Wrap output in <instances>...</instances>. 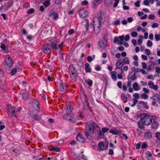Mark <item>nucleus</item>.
<instances>
[{"label": "nucleus", "instance_id": "obj_13", "mask_svg": "<svg viewBox=\"0 0 160 160\" xmlns=\"http://www.w3.org/2000/svg\"><path fill=\"white\" fill-rule=\"evenodd\" d=\"M76 139L78 141L81 142H84L85 141L84 138L81 133H79L77 135Z\"/></svg>", "mask_w": 160, "mask_h": 160}, {"label": "nucleus", "instance_id": "obj_9", "mask_svg": "<svg viewBox=\"0 0 160 160\" xmlns=\"http://www.w3.org/2000/svg\"><path fill=\"white\" fill-rule=\"evenodd\" d=\"M108 146V144L106 143H104L103 142H100L98 144V146L100 149V151L101 150H106L107 149Z\"/></svg>", "mask_w": 160, "mask_h": 160}, {"label": "nucleus", "instance_id": "obj_23", "mask_svg": "<svg viewBox=\"0 0 160 160\" xmlns=\"http://www.w3.org/2000/svg\"><path fill=\"white\" fill-rule=\"evenodd\" d=\"M118 38L119 40L117 42V43L118 45H122L123 44V42L124 40V36L123 35L120 36H119Z\"/></svg>", "mask_w": 160, "mask_h": 160}, {"label": "nucleus", "instance_id": "obj_27", "mask_svg": "<svg viewBox=\"0 0 160 160\" xmlns=\"http://www.w3.org/2000/svg\"><path fill=\"white\" fill-rule=\"evenodd\" d=\"M31 116L32 118L36 121L40 120L41 119V117L37 114L33 116L31 115Z\"/></svg>", "mask_w": 160, "mask_h": 160}, {"label": "nucleus", "instance_id": "obj_59", "mask_svg": "<svg viewBox=\"0 0 160 160\" xmlns=\"http://www.w3.org/2000/svg\"><path fill=\"white\" fill-rule=\"evenodd\" d=\"M148 18L150 19H153L155 18V16L152 14H150L149 15Z\"/></svg>", "mask_w": 160, "mask_h": 160}, {"label": "nucleus", "instance_id": "obj_14", "mask_svg": "<svg viewBox=\"0 0 160 160\" xmlns=\"http://www.w3.org/2000/svg\"><path fill=\"white\" fill-rule=\"evenodd\" d=\"M115 65L116 67V70L118 69H119L120 70H121V69H122V67L123 65V62H121L120 60H119L117 61Z\"/></svg>", "mask_w": 160, "mask_h": 160}, {"label": "nucleus", "instance_id": "obj_62", "mask_svg": "<svg viewBox=\"0 0 160 160\" xmlns=\"http://www.w3.org/2000/svg\"><path fill=\"white\" fill-rule=\"evenodd\" d=\"M74 30L73 29H71L68 31V35H71L74 33Z\"/></svg>", "mask_w": 160, "mask_h": 160}, {"label": "nucleus", "instance_id": "obj_35", "mask_svg": "<svg viewBox=\"0 0 160 160\" xmlns=\"http://www.w3.org/2000/svg\"><path fill=\"white\" fill-rule=\"evenodd\" d=\"M94 32L96 34H98L100 32V28L99 27H96L94 28Z\"/></svg>", "mask_w": 160, "mask_h": 160}, {"label": "nucleus", "instance_id": "obj_39", "mask_svg": "<svg viewBox=\"0 0 160 160\" xmlns=\"http://www.w3.org/2000/svg\"><path fill=\"white\" fill-rule=\"evenodd\" d=\"M132 100L133 103L132 105H131V106L133 107H134L137 104L138 102V100H137V99L134 98H132Z\"/></svg>", "mask_w": 160, "mask_h": 160}, {"label": "nucleus", "instance_id": "obj_51", "mask_svg": "<svg viewBox=\"0 0 160 160\" xmlns=\"http://www.w3.org/2000/svg\"><path fill=\"white\" fill-rule=\"evenodd\" d=\"M155 136L156 138L160 141V132H157L155 134Z\"/></svg>", "mask_w": 160, "mask_h": 160}, {"label": "nucleus", "instance_id": "obj_28", "mask_svg": "<svg viewBox=\"0 0 160 160\" xmlns=\"http://www.w3.org/2000/svg\"><path fill=\"white\" fill-rule=\"evenodd\" d=\"M59 89L61 92L65 91L66 89V86L63 84H61L59 87Z\"/></svg>", "mask_w": 160, "mask_h": 160}, {"label": "nucleus", "instance_id": "obj_25", "mask_svg": "<svg viewBox=\"0 0 160 160\" xmlns=\"http://www.w3.org/2000/svg\"><path fill=\"white\" fill-rule=\"evenodd\" d=\"M116 74L117 72L115 71H112L111 72V77L115 81H116L117 79L116 75Z\"/></svg>", "mask_w": 160, "mask_h": 160}, {"label": "nucleus", "instance_id": "obj_31", "mask_svg": "<svg viewBox=\"0 0 160 160\" xmlns=\"http://www.w3.org/2000/svg\"><path fill=\"white\" fill-rule=\"evenodd\" d=\"M98 44L102 48H104L105 47V44L102 41H100L98 42Z\"/></svg>", "mask_w": 160, "mask_h": 160}, {"label": "nucleus", "instance_id": "obj_48", "mask_svg": "<svg viewBox=\"0 0 160 160\" xmlns=\"http://www.w3.org/2000/svg\"><path fill=\"white\" fill-rule=\"evenodd\" d=\"M131 35L132 37H136L138 35V33L137 32H133L131 33Z\"/></svg>", "mask_w": 160, "mask_h": 160}, {"label": "nucleus", "instance_id": "obj_63", "mask_svg": "<svg viewBox=\"0 0 160 160\" xmlns=\"http://www.w3.org/2000/svg\"><path fill=\"white\" fill-rule=\"evenodd\" d=\"M141 58L144 60H147L148 59L147 57L144 55H142L141 56Z\"/></svg>", "mask_w": 160, "mask_h": 160}, {"label": "nucleus", "instance_id": "obj_55", "mask_svg": "<svg viewBox=\"0 0 160 160\" xmlns=\"http://www.w3.org/2000/svg\"><path fill=\"white\" fill-rule=\"evenodd\" d=\"M143 4L146 6H148L149 4V2L148 0H145L143 1Z\"/></svg>", "mask_w": 160, "mask_h": 160}, {"label": "nucleus", "instance_id": "obj_1", "mask_svg": "<svg viewBox=\"0 0 160 160\" xmlns=\"http://www.w3.org/2000/svg\"><path fill=\"white\" fill-rule=\"evenodd\" d=\"M98 131L100 130V128L97 124L95 122L91 121L87 122L85 125V135L88 139H91L92 138V135L95 132V129Z\"/></svg>", "mask_w": 160, "mask_h": 160}, {"label": "nucleus", "instance_id": "obj_7", "mask_svg": "<svg viewBox=\"0 0 160 160\" xmlns=\"http://www.w3.org/2000/svg\"><path fill=\"white\" fill-rule=\"evenodd\" d=\"M153 119L151 123V128L155 130L158 128L159 123L156 121L157 117L156 116H154V118Z\"/></svg>", "mask_w": 160, "mask_h": 160}, {"label": "nucleus", "instance_id": "obj_36", "mask_svg": "<svg viewBox=\"0 0 160 160\" xmlns=\"http://www.w3.org/2000/svg\"><path fill=\"white\" fill-rule=\"evenodd\" d=\"M50 2L49 0H47L44 1L43 4L45 7H47L50 5Z\"/></svg>", "mask_w": 160, "mask_h": 160}, {"label": "nucleus", "instance_id": "obj_58", "mask_svg": "<svg viewBox=\"0 0 160 160\" xmlns=\"http://www.w3.org/2000/svg\"><path fill=\"white\" fill-rule=\"evenodd\" d=\"M158 26V24L156 22L154 23L151 26L152 28H157Z\"/></svg>", "mask_w": 160, "mask_h": 160}, {"label": "nucleus", "instance_id": "obj_60", "mask_svg": "<svg viewBox=\"0 0 160 160\" xmlns=\"http://www.w3.org/2000/svg\"><path fill=\"white\" fill-rule=\"evenodd\" d=\"M152 42L148 40V41L147 42V45L148 47H151L152 46Z\"/></svg>", "mask_w": 160, "mask_h": 160}, {"label": "nucleus", "instance_id": "obj_15", "mask_svg": "<svg viewBox=\"0 0 160 160\" xmlns=\"http://www.w3.org/2000/svg\"><path fill=\"white\" fill-rule=\"evenodd\" d=\"M85 21L86 22V24L85 25V27L86 28V32H88L89 28H92V24L91 23L90 24H89L88 20L87 19H86L85 20Z\"/></svg>", "mask_w": 160, "mask_h": 160}, {"label": "nucleus", "instance_id": "obj_64", "mask_svg": "<svg viewBox=\"0 0 160 160\" xmlns=\"http://www.w3.org/2000/svg\"><path fill=\"white\" fill-rule=\"evenodd\" d=\"M156 72L158 73H160V68L158 67H156L155 68Z\"/></svg>", "mask_w": 160, "mask_h": 160}, {"label": "nucleus", "instance_id": "obj_17", "mask_svg": "<svg viewBox=\"0 0 160 160\" xmlns=\"http://www.w3.org/2000/svg\"><path fill=\"white\" fill-rule=\"evenodd\" d=\"M68 69L69 73L70 74L77 72V71L73 67L72 64H71L70 65Z\"/></svg>", "mask_w": 160, "mask_h": 160}, {"label": "nucleus", "instance_id": "obj_21", "mask_svg": "<svg viewBox=\"0 0 160 160\" xmlns=\"http://www.w3.org/2000/svg\"><path fill=\"white\" fill-rule=\"evenodd\" d=\"M138 103L139 104L142 106L146 109H148L149 107L147 105V102L143 101H139Z\"/></svg>", "mask_w": 160, "mask_h": 160}, {"label": "nucleus", "instance_id": "obj_24", "mask_svg": "<svg viewBox=\"0 0 160 160\" xmlns=\"http://www.w3.org/2000/svg\"><path fill=\"white\" fill-rule=\"evenodd\" d=\"M133 88L135 91H138L140 89V88L137 82H134L132 84Z\"/></svg>", "mask_w": 160, "mask_h": 160}, {"label": "nucleus", "instance_id": "obj_8", "mask_svg": "<svg viewBox=\"0 0 160 160\" xmlns=\"http://www.w3.org/2000/svg\"><path fill=\"white\" fill-rule=\"evenodd\" d=\"M154 116H148L146 118H145L144 120L142 121L144 124L146 125H149L151 124L152 121L153 120Z\"/></svg>", "mask_w": 160, "mask_h": 160}, {"label": "nucleus", "instance_id": "obj_32", "mask_svg": "<svg viewBox=\"0 0 160 160\" xmlns=\"http://www.w3.org/2000/svg\"><path fill=\"white\" fill-rule=\"evenodd\" d=\"M73 109V107L70 105H68L67 106V112L70 113L71 112L72 110Z\"/></svg>", "mask_w": 160, "mask_h": 160}, {"label": "nucleus", "instance_id": "obj_19", "mask_svg": "<svg viewBox=\"0 0 160 160\" xmlns=\"http://www.w3.org/2000/svg\"><path fill=\"white\" fill-rule=\"evenodd\" d=\"M152 137V133L150 131H146L145 132L144 134V138L146 139H148Z\"/></svg>", "mask_w": 160, "mask_h": 160}, {"label": "nucleus", "instance_id": "obj_37", "mask_svg": "<svg viewBox=\"0 0 160 160\" xmlns=\"http://www.w3.org/2000/svg\"><path fill=\"white\" fill-rule=\"evenodd\" d=\"M148 116H147V115L145 113H142L140 115V117L142 121L144 120V119Z\"/></svg>", "mask_w": 160, "mask_h": 160}, {"label": "nucleus", "instance_id": "obj_52", "mask_svg": "<svg viewBox=\"0 0 160 160\" xmlns=\"http://www.w3.org/2000/svg\"><path fill=\"white\" fill-rule=\"evenodd\" d=\"M60 148H59L54 147L52 149V150L55 152H59L60 151Z\"/></svg>", "mask_w": 160, "mask_h": 160}, {"label": "nucleus", "instance_id": "obj_26", "mask_svg": "<svg viewBox=\"0 0 160 160\" xmlns=\"http://www.w3.org/2000/svg\"><path fill=\"white\" fill-rule=\"evenodd\" d=\"M122 99L123 100V102L126 103L127 102V98L126 95L124 93L121 94V95Z\"/></svg>", "mask_w": 160, "mask_h": 160}, {"label": "nucleus", "instance_id": "obj_61", "mask_svg": "<svg viewBox=\"0 0 160 160\" xmlns=\"http://www.w3.org/2000/svg\"><path fill=\"white\" fill-rule=\"evenodd\" d=\"M133 96L137 99H138L139 98V94L138 93H135L134 94H133Z\"/></svg>", "mask_w": 160, "mask_h": 160}, {"label": "nucleus", "instance_id": "obj_12", "mask_svg": "<svg viewBox=\"0 0 160 160\" xmlns=\"http://www.w3.org/2000/svg\"><path fill=\"white\" fill-rule=\"evenodd\" d=\"M148 86L149 88L152 89L154 90H158V87L157 85H155L152 81H149L148 82Z\"/></svg>", "mask_w": 160, "mask_h": 160}, {"label": "nucleus", "instance_id": "obj_10", "mask_svg": "<svg viewBox=\"0 0 160 160\" xmlns=\"http://www.w3.org/2000/svg\"><path fill=\"white\" fill-rule=\"evenodd\" d=\"M79 15L81 18H84L88 16V13L86 10L83 9L79 11Z\"/></svg>", "mask_w": 160, "mask_h": 160}, {"label": "nucleus", "instance_id": "obj_46", "mask_svg": "<svg viewBox=\"0 0 160 160\" xmlns=\"http://www.w3.org/2000/svg\"><path fill=\"white\" fill-rule=\"evenodd\" d=\"M148 146V145L147 143L146 142H144L142 143V145L141 146V148H147Z\"/></svg>", "mask_w": 160, "mask_h": 160}, {"label": "nucleus", "instance_id": "obj_16", "mask_svg": "<svg viewBox=\"0 0 160 160\" xmlns=\"http://www.w3.org/2000/svg\"><path fill=\"white\" fill-rule=\"evenodd\" d=\"M136 72H135L133 75H130L129 74L128 77V80H135L137 78V76L136 75Z\"/></svg>", "mask_w": 160, "mask_h": 160}, {"label": "nucleus", "instance_id": "obj_54", "mask_svg": "<svg viewBox=\"0 0 160 160\" xmlns=\"http://www.w3.org/2000/svg\"><path fill=\"white\" fill-rule=\"evenodd\" d=\"M108 130L109 128H103L102 129V132L103 133H105L108 132Z\"/></svg>", "mask_w": 160, "mask_h": 160}, {"label": "nucleus", "instance_id": "obj_6", "mask_svg": "<svg viewBox=\"0 0 160 160\" xmlns=\"http://www.w3.org/2000/svg\"><path fill=\"white\" fill-rule=\"evenodd\" d=\"M63 43V42H62L61 44H58V42L57 41L52 42L51 43V46L53 49L57 50L58 49V48L60 49L61 48Z\"/></svg>", "mask_w": 160, "mask_h": 160}, {"label": "nucleus", "instance_id": "obj_45", "mask_svg": "<svg viewBox=\"0 0 160 160\" xmlns=\"http://www.w3.org/2000/svg\"><path fill=\"white\" fill-rule=\"evenodd\" d=\"M101 0H94L93 2L94 5H96L98 4Z\"/></svg>", "mask_w": 160, "mask_h": 160}, {"label": "nucleus", "instance_id": "obj_18", "mask_svg": "<svg viewBox=\"0 0 160 160\" xmlns=\"http://www.w3.org/2000/svg\"><path fill=\"white\" fill-rule=\"evenodd\" d=\"M52 16L53 17L52 18L54 20H56L58 18V14L57 13L55 12H52L49 15V17H51Z\"/></svg>", "mask_w": 160, "mask_h": 160}, {"label": "nucleus", "instance_id": "obj_49", "mask_svg": "<svg viewBox=\"0 0 160 160\" xmlns=\"http://www.w3.org/2000/svg\"><path fill=\"white\" fill-rule=\"evenodd\" d=\"M35 12V10L33 8H31L28 10L27 11L28 14H32Z\"/></svg>", "mask_w": 160, "mask_h": 160}, {"label": "nucleus", "instance_id": "obj_47", "mask_svg": "<svg viewBox=\"0 0 160 160\" xmlns=\"http://www.w3.org/2000/svg\"><path fill=\"white\" fill-rule=\"evenodd\" d=\"M138 127L140 128H142L144 127V125L142 122H139L138 123Z\"/></svg>", "mask_w": 160, "mask_h": 160}, {"label": "nucleus", "instance_id": "obj_42", "mask_svg": "<svg viewBox=\"0 0 160 160\" xmlns=\"http://www.w3.org/2000/svg\"><path fill=\"white\" fill-rule=\"evenodd\" d=\"M87 83V84L90 87H91L92 85V81L90 79H88Z\"/></svg>", "mask_w": 160, "mask_h": 160}, {"label": "nucleus", "instance_id": "obj_2", "mask_svg": "<svg viewBox=\"0 0 160 160\" xmlns=\"http://www.w3.org/2000/svg\"><path fill=\"white\" fill-rule=\"evenodd\" d=\"M102 12L100 10L98 13V16H95L93 19V22H98L99 26H101V21L102 19V14H103Z\"/></svg>", "mask_w": 160, "mask_h": 160}, {"label": "nucleus", "instance_id": "obj_30", "mask_svg": "<svg viewBox=\"0 0 160 160\" xmlns=\"http://www.w3.org/2000/svg\"><path fill=\"white\" fill-rule=\"evenodd\" d=\"M140 97L142 99H147L148 97V95L145 93H144L143 94H141Z\"/></svg>", "mask_w": 160, "mask_h": 160}, {"label": "nucleus", "instance_id": "obj_22", "mask_svg": "<svg viewBox=\"0 0 160 160\" xmlns=\"http://www.w3.org/2000/svg\"><path fill=\"white\" fill-rule=\"evenodd\" d=\"M85 70L86 72H91V68H90V67L89 64L88 63H87L86 64H85Z\"/></svg>", "mask_w": 160, "mask_h": 160}, {"label": "nucleus", "instance_id": "obj_50", "mask_svg": "<svg viewBox=\"0 0 160 160\" xmlns=\"http://www.w3.org/2000/svg\"><path fill=\"white\" fill-rule=\"evenodd\" d=\"M155 38L156 41H159L160 40V35L159 34H155Z\"/></svg>", "mask_w": 160, "mask_h": 160}, {"label": "nucleus", "instance_id": "obj_38", "mask_svg": "<svg viewBox=\"0 0 160 160\" xmlns=\"http://www.w3.org/2000/svg\"><path fill=\"white\" fill-rule=\"evenodd\" d=\"M34 103L36 105V106L37 108L38 109L37 110V111L39 110L40 103L37 100H34Z\"/></svg>", "mask_w": 160, "mask_h": 160}, {"label": "nucleus", "instance_id": "obj_41", "mask_svg": "<svg viewBox=\"0 0 160 160\" xmlns=\"http://www.w3.org/2000/svg\"><path fill=\"white\" fill-rule=\"evenodd\" d=\"M104 137V134L102 133L100 131L99 132L98 137L100 139H103Z\"/></svg>", "mask_w": 160, "mask_h": 160}, {"label": "nucleus", "instance_id": "obj_40", "mask_svg": "<svg viewBox=\"0 0 160 160\" xmlns=\"http://www.w3.org/2000/svg\"><path fill=\"white\" fill-rule=\"evenodd\" d=\"M121 71L120 74H118L117 75L118 78V79H121L122 78V73L123 72V71L122 69H121V70H120Z\"/></svg>", "mask_w": 160, "mask_h": 160}, {"label": "nucleus", "instance_id": "obj_57", "mask_svg": "<svg viewBox=\"0 0 160 160\" xmlns=\"http://www.w3.org/2000/svg\"><path fill=\"white\" fill-rule=\"evenodd\" d=\"M142 144V142H139V143H138L136 145V148L137 149H139L140 148V146Z\"/></svg>", "mask_w": 160, "mask_h": 160}, {"label": "nucleus", "instance_id": "obj_4", "mask_svg": "<svg viewBox=\"0 0 160 160\" xmlns=\"http://www.w3.org/2000/svg\"><path fill=\"white\" fill-rule=\"evenodd\" d=\"M4 62L6 64V66L8 68H11L13 66L12 61L9 55H7L6 56Z\"/></svg>", "mask_w": 160, "mask_h": 160}, {"label": "nucleus", "instance_id": "obj_43", "mask_svg": "<svg viewBox=\"0 0 160 160\" xmlns=\"http://www.w3.org/2000/svg\"><path fill=\"white\" fill-rule=\"evenodd\" d=\"M113 24L115 26L118 25L120 23V21L119 19H117L113 22Z\"/></svg>", "mask_w": 160, "mask_h": 160}, {"label": "nucleus", "instance_id": "obj_11", "mask_svg": "<svg viewBox=\"0 0 160 160\" xmlns=\"http://www.w3.org/2000/svg\"><path fill=\"white\" fill-rule=\"evenodd\" d=\"M42 50L43 52L46 54H50L51 52V49L48 47L46 45H43L42 46Z\"/></svg>", "mask_w": 160, "mask_h": 160}, {"label": "nucleus", "instance_id": "obj_20", "mask_svg": "<svg viewBox=\"0 0 160 160\" xmlns=\"http://www.w3.org/2000/svg\"><path fill=\"white\" fill-rule=\"evenodd\" d=\"M78 72H76L70 74V77L72 80H74L76 81L77 80L78 77Z\"/></svg>", "mask_w": 160, "mask_h": 160}, {"label": "nucleus", "instance_id": "obj_33", "mask_svg": "<svg viewBox=\"0 0 160 160\" xmlns=\"http://www.w3.org/2000/svg\"><path fill=\"white\" fill-rule=\"evenodd\" d=\"M14 2L12 1H11V2H8L7 3L6 5L5 6L6 7V9H8L11 6H12Z\"/></svg>", "mask_w": 160, "mask_h": 160}, {"label": "nucleus", "instance_id": "obj_56", "mask_svg": "<svg viewBox=\"0 0 160 160\" xmlns=\"http://www.w3.org/2000/svg\"><path fill=\"white\" fill-rule=\"evenodd\" d=\"M28 95L27 93H25L23 94L22 97L24 99L27 100L28 99Z\"/></svg>", "mask_w": 160, "mask_h": 160}, {"label": "nucleus", "instance_id": "obj_5", "mask_svg": "<svg viewBox=\"0 0 160 160\" xmlns=\"http://www.w3.org/2000/svg\"><path fill=\"white\" fill-rule=\"evenodd\" d=\"M63 117L65 119L68 120L73 122H75L76 121L73 115L72 114L68 113L64 114L63 115Z\"/></svg>", "mask_w": 160, "mask_h": 160}, {"label": "nucleus", "instance_id": "obj_34", "mask_svg": "<svg viewBox=\"0 0 160 160\" xmlns=\"http://www.w3.org/2000/svg\"><path fill=\"white\" fill-rule=\"evenodd\" d=\"M122 62L125 64H129V61L128 58L127 57H124L123 59Z\"/></svg>", "mask_w": 160, "mask_h": 160}, {"label": "nucleus", "instance_id": "obj_3", "mask_svg": "<svg viewBox=\"0 0 160 160\" xmlns=\"http://www.w3.org/2000/svg\"><path fill=\"white\" fill-rule=\"evenodd\" d=\"M6 109L9 114H11L16 117L15 113L16 112V109L15 107L12 106L11 105H8L6 107Z\"/></svg>", "mask_w": 160, "mask_h": 160}, {"label": "nucleus", "instance_id": "obj_29", "mask_svg": "<svg viewBox=\"0 0 160 160\" xmlns=\"http://www.w3.org/2000/svg\"><path fill=\"white\" fill-rule=\"evenodd\" d=\"M109 132L115 135H118L119 133V132L117 129L115 130L112 129L111 130L109 131Z\"/></svg>", "mask_w": 160, "mask_h": 160}, {"label": "nucleus", "instance_id": "obj_44", "mask_svg": "<svg viewBox=\"0 0 160 160\" xmlns=\"http://www.w3.org/2000/svg\"><path fill=\"white\" fill-rule=\"evenodd\" d=\"M17 69L16 68H14L11 71L10 74L12 75H14L16 72Z\"/></svg>", "mask_w": 160, "mask_h": 160}, {"label": "nucleus", "instance_id": "obj_53", "mask_svg": "<svg viewBox=\"0 0 160 160\" xmlns=\"http://www.w3.org/2000/svg\"><path fill=\"white\" fill-rule=\"evenodd\" d=\"M145 53L147 55H149L151 53L149 49H145Z\"/></svg>", "mask_w": 160, "mask_h": 160}]
</instances>
